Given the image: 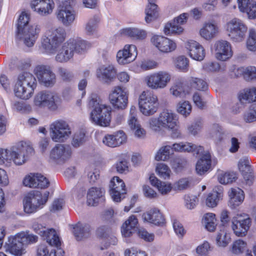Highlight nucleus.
I'll list each match as a JSON object with an SVG mask.
<instances>
[{
  "label": "nucleus",
  "instance_id": "f8f14e48",
  "mask_svg": "<svg viewBox=\"0 0 256 256\" xmlns=\"http://www.w3.org/2000/svg\"><path fill=\"white\" fill-rule=\"evenodd\" d=\"M80 48V39H70L62 45L56 56V60L61 63L66 62L72 58L74 52H79Z\"/></svg>",
  "mask_w": 256,
  "mask_h": 256
},
{
  "label": "nucleus",
  "instance_id": "f3484780",
  "mask_svg": "<svg viewBox=\"0 0 256 256\" xmlns=\"http://www.w3.org/2000/svg\"><path fill=\"white\" fill-rule=\"evenodd\" d=\"M23 184L30 188L44 189L49 184L48 180L40 174H30L26 176L22 180Z\"/></svg>",
  "mask_w": 256,
  "mask_h": 256
},
{
  "label": "nucleus",
  "instance_id": "20e7f679",
  "mask_svg": "<svg viewBox=\"0 0 256 256\" xmlns=\"http://www.w3.org/2000/svg\"><path fill=\"white\" fill-rule=\"evenodd\" d=\"M30 19V14L22 12L20 14L17 24L16 36L18 39H21V35L24 32V43L28 46H34L40 32V26L38 25L31 26L26 31H24L25 26L28 24Z\"/></svg>",
  "mask_w": 256,
  "mask_h": 256
},
{
  "label": "nucleus",
  "instance_id": "58836bf2",
  "mask_svg": "<svg viewBox=\"0 0 256 256\" xmlns=\"http://www.w3.org/2000/svg\"><path fill=\"white\" fill-rule=\"evenodd\" d=\"M148 4L146 8V22L149 23L156 19L158 16V6L155 4L156 0H148Z\"/></svg>",
  "mask_w": 256,
  "mask_h": 256
},
{
  "label": "nucleus",
  "instance_id": "7c9ffc66",
  "mask_svg": "<svg viewBox=\"0 0 256 256\" xmlns=\"http://www.w3.org/2000/svg\"><path fill=\"white\" fill-rule=\"evenodd\" d=\"M186 48L188 50L190 57L192 59L200 61L204 58V50L198 42L190 40L188 42Z\"/></svg>",
  "mask_w": 256,
  "mask_h": 256
},
{
  "label": "nucleus",
  "instance_id": "4d7b16f0",
  "mask_svg": "<svg viewBox=\"0 0 256 256\" xmlns=\"http://www.w3.org/2000/svg\"><path fill=\"white\" fill-rule=\"evenodd\" d=\"M202 68L207 72H216L220 69V65L216 62H208L203 64Z\"/></svg>",
  "mask_w": 256,
  "mask_h": 256
},
{
  "label": "nucleus",
  "instance_id": "4be33fe9",
  "mask_svg": "<svg viewBox=\"0 0 256 256\" xmlns=\"http://www.w3.org/2000/svg\"><path fill=\"white\" fill-rule=\"evenodd\" d=\"M31 8L42 16L50 14L54 8L53 0H32Z\"/></svg>",
  "mask_w": 256,
  "mask_h": 256
},
{
  "label": "nucleus",
  "instance_id": "ddd939ff",
  "mask_svg": "<svg viewBox=\"0 0 256 256\" xmlns=\"http://www.w3.org/2000/svg\"><path fill=\"white\" fill-rule=\"evenodd\" d=\"M252 224V220L244 213L237 214L232 218V229L238 236L246 235Z\"/></svg>",
  "mask_w": 256,
  "mask_h": 256
},
{
  "label": "nucleus",
  "instance_id": "393cba45",
  "mask_svg": "<svg viewBox=\"0 0 256 256\" xmlns=\"http://www.w3.org/2000/svg\"><path fill=\"white\" fill-rule=\"evenodd\" d=\"M34 154L33 148L24 142H21L10 148L11 158H14V160L18 159L20 156H22L24 160H26L27 157Z\"/></svg>",
  "mask_w": 256,
  "mask_h": 256
},
{
  "label": "nucleus",
  "instance_id": "2eb2a0df",
  "mask_svg": "<svg viewBox=\"0 0 256 256\" xmlns=\"http://www.w3.org/2000/svg\"><path fill=\"white\" fill-rule=\"evenodd\" d=\"M109 99L114 108L123 110L127 106L128 94L125 88L116 86L110 94Z\"/></svg>",
  "mask_w": 256,
  "mask_h": 256
},
{
  "label": "nucleus",
  "instance_id": "864d4df0",
  "mask_svg": "<svg viewBox=\"0 0 256 256\" xmlns=\"http://www.w3.org/2000/svg\"><path fill=\"white\" fill-rule=\"evenodd\" d=\"M178 112L180 114L186 117L192 112V106L188 101L180 103L178 107Z\"/></svg>",
  "mask_w": 256,
  "mask_h": 256
},
{
  "label": "nucleus",
  "instance_id": "4c0bfd02",
  "mask_svg": "<svg viewBox=\"0 0 256 256\" xmlns=\"http://www.w3.org/2000/svg\"><path fill=\"white\" fill-rule=\"evenodd\" d=\"M217 161H197L196 171L200 176L204 175L211 171L216 164Z\"/></svg>",
  "mask_w": 256,
  "mask_h": 256
},
{
  "label": "nucleus",
  "instance_id": "338daca9",
  "mask_svg": "<svg viewBox=\"0 0 256 256\" xmlns=\"http://www.w3.org/2000/svg\"><path fill=\"white\" fill-rule=\"evenodd\" d=\"M14 106L18 111L22 112H28L32 110V107L30 104L19 102H15Z\"/></svg>",
  "mask_w": 256,
  "mask_h": 256
},
{
  "label": "nucleus",
  "instance_id": "e433bc0d",
  "mask_svg": "<svg viewBox=\"0 0 256 256\" xmlns=\"http://www.w3.org/2000/svg\"><path fill=\"white\" fill-rule=\"evenodd\" d=\"M119 34L121 36H128L133 39L138 40H144L146 36L145 30L137 28H122L119 31Z\"/></svg>",
  "mask_w": 256,
  "mask_h": 256
},
{
  "label": "nucleus",
  "instance_id": "79ce46f5",
  "mask_svg": "<svg viewBox=\"0 0 256 256\" xmlns=\"http://www.w3.org/2000/svg\"><path fill=\"white\" fill-rule=\"evenodd\" d=\"M218 179L220 183L226 184L234 182L237 179V176L236 173L234 172H222L218 174Z\"/></svg>",
  "mask_w": 256,
  "mask_h": 256
},
{
  "label": "nucleus",
  "instance_id": "5701e85b",
  "mask_svg": "<svg viewBox=\"0 0 256 256\" xmlns=\"http://www.w3.org/2000/svg\"><path fill=\"white\" fill-rule=\"evenodd\" d=\"M152 42L160 51L164 52H168L174 50L176 44L170 39L162 36H154L151 39Z\"/></svg>",
  "mask_w": 256,
  "mask_h": 256
},
{
  "label": "nucleus",
  "instance_id": "72a5a7b5",
  "mask_svg": "<svg viewBox=\"0 0 256 256\" xmlns=\"http://www.w3.org/2000/svg\"><path fill=\"white\" fill-rule=\"evenodd\" d=\"M71 154V150L69 146H66L64 144H56L50 152V156L54 160L68 158Z\"/></svg>",
  "mask_w": 256,
  "mask_h": 256
},
{
  "label": "nucleus",
  "instance_id": "f03ea898",
  "mask_svg": "<svg viewBox=\"0 0 256 256\" xmlns=\"http://www.w3.org/2000/svg\"><path fill=\"white\" fill-rule=\"evenodd\" d=\"M66 32L61 26L51 28L46 32L41 40V48L47 54H54L66 40Z\"/></svg>",
  "mask_w": 256,
  "mask_h": 256
},
{
  "label": "nucleus",
  "instance_id": "39448f33",
  "mask_svg": "<svg viewBox=\"0 0 256 256\" xmlns=\"http://www.w3.org/2000/svg\"><path fill=\"white\" fill-rule=\"evenodd\" d=\"M36 86V79L30 72H24L18 77L14 91L15 96L21 99L27 100L30 98Z\"/></svg>",
  "mask_w": 256,
  "mask_h": 256
},
{
  "label": "nucleus",
  "instance_id": "09e8293b",
  "mask_svg": "<svg viewBox=\"0 0 256 256\" xmlns=\"http://www.w3.org/2000/svg\"><path fill=\"white\" fill-rule=\"evenodd\" d=\"M100 20V16L95 15L88 21L86 28L88 34H92L96 30Z\"/></svg>",
  "mask_w": 256,
  "mask_h": 256
},
{
  "label": "nucleus",
  "instance_id": "de8ad7c7",
  "mask_svg": "<svg viewBox=\"0 0 256 256\" xmlns=\"http://www.w3.org/2000/svg\"><path fill=\"white\" fill-rule=\"evenodd\" d=\"M224 229V228H222ZM230 241V236L226 234L224 230L220 229V232H219L216 236V242L218 246L222 247L226 246Z\"/></svg>",
  "mask_w": 256,
  "mask_h": 256
},
{
  "label": "nucleus",
  "instance_id": "473e14b6",
  "mask_svg": "<svg viewBox=\"0 0 256 256\" xmlns=\"http://www.w3.org/2000/svg\"><path fill=\"white\" fill-rule=\"evenodd\" d=\"M160 121L162 124V128L172 130L176 125V115L168 110L162 112L159 116Z\"/></svg>",
  "mask_w": 256,
  "mask_h": 256
},
{
  "label": "nucleus",
  "instance_id": "6ab92c4d",
  "mask_svg": "<svg viewBox=\"0 0 256 256\" xmlns=\"http://www.w3.org/2000/svg\"><path fill=\"white\" fill-rule=\"evenodd\" d=\"M137 56V48L135 45H126L122 50H120L116 54L118 63L125 64L134 60Z\"/></svg>",
  "mask_w": 256,
  "mask_h": 256
},
{
  "label": "nucleus",
  "instance_id": "a19ab883",
  "mask_svg": "<svg viewBox=\"0 0 256 256\" xmlns=\"http://www.w3.org/2000/svg\"><path fill=\"white\" fill-rule=\"evenodd\" d=\"M206 228L210 232H214L216 226V215L213 213L206 214L202 219Z\"/></svg>",
  "mask_w": 256,
  "mask_h": 256
},
{
  "label": "nucleus",
  "instance_id": "f257e3e1",
  "mask_svg": "<svg viewBox=\"0 0 256 256\" xmlns=\"http://www.w3.org/2000/svg\"><path fill=\"white\" fill-rule=\"evenodd\" d=\"M174 151L178 152H192L198 160H212V154L208 150H204L201 146L191 142L174 144L172 146H164L160 148L154 157V160H173Z\"/></svg>",
  "mask_w": 256,
  "mask_h": 256
},
{
  "label": "nucleus",
  "instance_id": "3c124183",
  "mask_svg": "<svg viewBox=\"0 0 256 256\" xmlns=\"http://www.w3.org/2000/svg\"><path fill=\"white\" fill-rule=\"evenodd\" d=\"M248 48L254 52L256 50V32L254 29H250L249 32V36L246 42Z\"/></svg>",
  "mask_w": 256,
  "mask_h": 256
},
{
  "label": "nucleus",
  "instance_id": "0eeeda50",
  "mask_svg": "<svg viewBox=\"0 0 256 256\" xmlns=\"http://www.w3.org/2000/svg\"><path fill=\"white\" fill-rule=\"evenodd\" d=\"M34 102L38 107H47L50 110H54L58 108L61 100L56 94L50 91L43 90L36 95Z\"/></svg>",
  "mask_w": 256,
  "mask_h": 256
},
{
  "label": "nucleus",
  "instance_id": "9d476101",
  "mask_svg": "<svg viewBox=\"0 0 256 256\" xmlns=\"http://www.w3.org/2000/svg\"><path fill=\"white\" fill-rule=\"evenodd\" d=\"M72 0L62 1V4L58 6L56 13L58 20L65 26L70 25L76 18V13L72 10Z\"/></svg>",
  "mask_w": 256,
  "mask_h": 256
},
{
  "label": "nucleus",
  "instance_id": "a878e982",
  "mask_svg": "<svg viewBox=\"0 0 256 256\" xmlns=\"http://www.w3.org/2000/svg\"><path fill=\"white\" fill-rule=\"evenodd\" d=\"M138 220L136 217L132 215L122 224L121 227V232L124 238V242L130 243V238L136 230Z\"/></svg>",
  "mask_w": 256,
  "mask_h": 256
},
{
  "label": "nucleus",
  "instance_id": "6e6552de",
  "mask_svg": "<svg viewBox=\"0 0 256 256\" xmlns=\"http://www.w3.org/2000/svg\"><path fill=\"white\" fill-rule=\"evenodd\" d=\"M138 104L140 112L146 116L155 113L158 105L157 96L148 91H144L140 95Z\"/></svg>",
  "mask_w": 256,
  "mask_h": 256
},
{
  "label": "nucleus",
  "instance_id": "603ef678",
  "mask_svg": "<svg viewBox=\"0 0 256 256\" xmlns=\"http://www.w3.org/2000/svg\"><path fill=\"white\" fill-rule=\"evenodd\" d=\"M246 246V243L241 240L235 241L232 246V252L234 254H240L244 252Z\"/></svg>",
  "mask_w": 256,
  "mask_h": 256
},
{
  "label": "nucleus",
  "instance_id": "c9c22d12",
  "mask_svg": "<svg viewBox=\"0 0 256 256\" xmlns=\"http://www.w3.org/2000/svg\"><path fill=\"white\" fill-rule=\"evenodd\" d=\"M238 167L246 184L249 185L252 184L254 179V174L249 161H240Z\"/></svg>",
  "mask_w": 256,
  "mask_h": 256
},
{
  "label": "nucleus",
  "instance_id": "5fc2aeb1",
  "mask_svg": "<svg viewBox=\"0 0 256 256\" xmlns=\"http://www.w3.org/2000/svg\"><path fill=\"white\" fill-rule=\"evenodd\" d=\"M156 171L161 178L166 179L170 177V170L168 167L164 164H158L156 167Z\"/></svg>",
  "mask_w": 256,
  "mask_h": 256
},
{
  "label": "nucleus",
  "instance_id": "8fccbe9b",
  "mask_svg": "<svg viewBox=\"0 0 256 256\" xmlns=\"http://www.w3.org/2000/svg\"><path fill=\"white\" fill-rule=\"evenodd\" d=\"M238 70L242 73L243 76L246 80L254 79L256 72V68L255 66H248L246 68H240Z\"/></svg>",
  "mask_w": 256,
  "mask_h": 256
},
{
  "label": "nucleus",
  "instance_id": "f704fd0d",
  "mask_svg": "<svg viewBox=\"0 0 256 256\" xmlns=\"http://www.w3.org/2000/svg\"><path fill=\"white\" fill-rule=\"evenodd\" d=\"M116 73V70L113 65L103 66L97 70V76L100 80L108 82L115 76Z\"/></svg>",
  "mask_w": 256,
  "mask_h": 256
},
{
  "label": "nucleus",
  "instance_id": "bf43d9fd",
  "mask_svg": "<svg viewBox=\"0 0 256 256\" xmlns=\"http://www.w3.org/2000/svg\"><path fill=\"white\" fill-rule=\"evenodd\" d=\"M24 244H34L38 241V238L32 234H25L24 232L18 233Z\"/></svg>",
  "mask_w": 256,
  "mask_h": 256
},
{
  "label": "nucleus",
  "instance_id": "0e129e2a",
  "mask_svg": "<svg viewBox=\"0 0 256 256\" xmlns=\"http://www.w3.org/2000/svg\"><path fill=\"white\" fill-rule=\"evenodd\" d=\"M138 234V236L145 241L151 242L154 240V234L148 233L145 229H140Z\"/></svg>",
  "mask_w": 256,
  "mask_h": 256
},
{
  "label": "nucleus",
  "instance_id": "774afa93",
  "mask_svg": "<svg viewBox=\"0 0 256 256\" xmlns=\"http://www.w3.org/2000/svg\"><path fill=\"white\" fill-rule=\"evenodd\" d=\"M172 225L176 234L179 236H182L185 234L182 225L176 220H172Z\"/></svg>",
  "mask_w": 256,
  "mask_h": 256
},
{
  "label": "nucleus",
  "instance_id": "49530a36",
  "mask_svg": "<svg viewBox=\"0 0 256 256\" xmlns=\"http://www.w3.org/2000/svg\"><path fill=\"white\" fill-rule=\"evenodd\" d=\"M221 192L213 190L212 192L208 194L206 199V204L208 206L214 208L218 204L220 198L222 196Z\"/></svg>",
  "mask_w": 256,
  "mask_h": 256
},
{
  "label": "nucleus",
  "instance_id": "13d9d810",
  "mask_svg": "<svg viewBox=\"0 0 256 256\" xmlns=\"http://www.w3.org/2000/svg\"><path fill=\"white\" fill-rule=\"evenodd\" d=\"M58 74L64 81H70L74 77L73 74L70 72L62 67L58 68Z\"/></svg>",
  "mask_w": 256,
  "mask_h": 256
},
{
  "label": "nucleus",
  "instance_id": "bb28decb",
  "mask_svg": "<svg viewBox=\"0 0 256 256\" xmlns=\"http://www.w3.org/2000/svg\"><path fill=\"white\" fill-rule=\"evenodd\" d=\"M24 244L18 233L14 236L8 238V242H6L4 246L6 250L16 256H20L22 254V250Z\"/></svg>",
  "mask_w": 256,
  "mask_h": 256
},
{
  "label": "nucleus",
  "instance_id": "cd10ccee",
  "mask_svg": "<svg viewBox=\"0 0 256 256\" xmlns=\"http://www.w3.org/2000/svg\"><path fill=\"white\" fill-rule=\"evenodd\" d=\"M109 228L106 226H101L98 228L96 230V236L102 240V246L100 247L101 250L107 249L110 244L116 245L118 240L116 237L108 234Z\"/></svg>",
  "mask_w": 256,
  "mask_h": 256
},
{
  "label": "nucleus",
  "instance_id": "37998d69",
  "mask_svg": "<svg viewBox=\"0 0 256 256\" xmlns=\"http://www.w3.org/2000/svg\"><path fill=\"white\" fill-rule=\"evenodd\" d=\"M216 32V26L212 24H206L200 30V34L206 40L212 38Z\"/></svg>",
  "mask_w": 256,
  "mask_h": 256
},
{
  "label": "nucleus",
  "instance_id": "680f3d73",
  "mask_svg": "<svg viewBox=\"0 0 256 256\" xmlns=\"http://www.w3.org/2000/svg\"><path fill=\"white\" fill-rule=\"evenodd\" d=\"M188 60L184 56H180L177 58L176 66L178 68L181 70L184 71L188 69Z\"/></svg>",
  "mask_w": 256,
  "mask_h": 256
},
{
  "label": "nucleus",
  "instance_id": "4468645a",
  "mask_svg": "<svg viewBox=\"0 0 256 256\" xmlns=\"http://www.w3.org/2000/svg\"><path fill=\"white\" fill-rule=\"evenodd\" d=\"M170 80V74L164 71L154 72L146 78L148 86L155 90L165 88Z\"/></svg>",
  "mask_w": 256,
  "mask_h": 256
},
{
  "label": "nucleus",
  "instance_id": "6e6d98bb",
  "mask_svg": "<svg viewBox=\"0 0 256 256\" xmlns=\"http://www.w3.org/2000/svg\"><path fill=\"white\" fill-rule=\"evenodd\" d=\"M170 90L172 94L176 97L184 98L188 94V92L185 90L181 84L174 86Z\"/></svg>",
  "mask_w": 256,
  "mask_h": 256
},
{
  "label": "nucleus",
  "instance_id": "a18cd8bd",
  "mask_svg": "<svg viewBox=\"0 0 256 256\" xmlns=\"http://www.w3.org/2000/svg\"><path fill=\"white\" fill-rule=\"evenodd\" d=\"M190 84L192 88L198 90L206 91L208 89V84L204 80L192 78L190 80Z\"/></svg>",
  "mask_w": 256,
  "mask_h": 256
},
{
  "label": "nucleus",
  "instance_id": "ea45409f",
  "mask_svg": "<svg viewBox=\"0 0 256 256\" xmlns=\"http://www.w3.org/2000/svg\"><path fill=\"white\" fill-rule=\"evenodd\" d=\"M44 240L52 246H55L58 249L60 246L61 241L59 236L54 228H50Z\"/></svg>",
  "mask_w": 256,
  "mask_h": 256
},
{
  "label": "nucleus",
  "instance_id": "69168bd1",
  "mask_svg": "<svg viewBox=\"0 0 256 256\" xmlns=\"http://www.w3.org/2000/svg\"><path fill=\"white\" fill-rule=\"evenodd\" d=\"M196 200L197 198L194 196L186 195L184 200L187 208L190 210L194 208L196 205Z\"/></svg>",
  "mask_w": 256,
  "mask_h": 256
},
{
  "label": "nucleus",
  "instance_id": "c03bdc74",
  "mask_svg": "<svg viewBox=\"0 0 256 256\" xmlns=\"http://www.w3.org/2000/svg\"><path fill=\"white\" fill-rule=\"evenodd\" d=\"M239 99L245 100L248 102H252L256 101V86L244 90V92H241L239 96Z\"/></svg>",
  "mask_w": 256,
  "mask_h": 256
},
{
  "label": "nucleus",
  "instance_id": "b1692460",
  "mask_svg": "<svg viewBox=\"0 0 256 256\" xmlns=\"http://www.w3.org/2000/svg\"><path fill=\"white\" fill-rule=\"evenodd\" d=\"M214 50L216 58L219 60H226L232 56L230 44L226 40H220L216 42Z\"/></svg>",
  "mask_w": 256,
  "mask_h": 256
},
{
  "label": "nucleus",
  "instance_id": "9b49d317",
  "mask_svg": "<svg viewBox=\"0 0 256 256\" xmlns=\"http://www.w3.org/2000/svg\"><path fill=\"white\" fill-rule=\"evenodd\" d=\"M226 27L228 36L234 42H242L245 38L248 28L240 20L232 19L227 23Z\"/></svg>",
  "mask_w": 256,
  "mask_h": 256
},
{
  "label": "nucleus",
  "instance_id": "aec40b11",
  "mask_svg": "<svg viewBox=\"0 0 256 256\" xmlns=\"http://www.w3.org/2000/svg\"><path fill=\"white\" fill-rule=\"evenodd\" d=\"M188 13H183L174 18L173 22L166 24L164 32L166 35L180 34L184 28L180 26L185 23L188 16Z\"/></svg>",
  "mask_w": 256,
  "mask_h": 256
},
{
  "label": "nucleus",
  "instance_id": "423d86ee",
  "mask_svg": "<svg viewBox=\"0 0 256 256\" xmlns=\"http://www.w3.org/2000/svg\"><path fill=\"white\" fill-rule=\"evenodd\" d=\"M71 134L70 126L64 120H56L50 126V136L54 142H63L70 137Z\"/></svg>",
  "mask_w": 256,
  "mask_h": 256
},
{
  "label": "nucleus",
  "instance_id": "7ed1b4c3",
  "mask_svg": "<svg viewBox=\"0 0 256 256\" xmlns=\"http://www.w3.org/2000/svg\"><path fill=\"white\" fill-rule=\"evenodd\" d=\"M96 94H92L89 106L94 108L90 113V119L96 124L108 126L111 120L112 108L110 106L100 104Z\"/></svg>",
  "mask_w": 256,
  "mask_h": 256
},
{
  "label": "nucleus",
  "instance_id": "a211bd4d",
  "mask_svg": "<svg viewBox=\"0 0 256 256\" xmlns=\"http://www.w3.org/2000/svg\"><path fill=\"white\" fill-rule=\"evenodd\" d=\"M126 194L124 182L118 176H114L110 184V194L114 202H120L122 196Z\"/></svg>",
  "mask_w": 256,
  "mask_h": 256
},
{
  "label": "nucleus",
  "instance_id": "1a4fd4ad",
  "mask_svg": "<svg viewBox=\"0 0 256 256\" xmlns=\"http://www.w3.org/2000/svg\"><path fill=\"white\" fill-rule=\"evenodd\" d=\"M49 194L48 191H45L43 193L36 192L35 196L38 197L37 199L34 197L26 196L23 200L24 212L28 214L35 212L40 206L46 203Z\"/></svg>",
  "mask_w": 256,
  "mask_h": 256
},
{
  "label": "nucleus",
  "instance_id": "e2e57ef3",
  "mask_svg": "<svg viewBox=\"0 0 256 256\" xmlns=\"http://www.w3.org/2000/svg\"><path fill=\"white\" fill-rule=\"evenodd\" d=\"M210 249V244L207 242H204L202 244L198 246L196 249L198 256H208L207 254Z\"/></svg>",
  "mask_w": 256,
  "mask_h": 256
},
{
  "label": "nucleus",
  "instance_id": "412c9836",
  "mask_svg": "<svg viewBox=\"0 0 256 256\" xmlns=\"http://www.w3.org/2000/svg\"><path fill=\"white\" fill-rule=\"evenodd\" d=\"M142 217L144 222L156 226L162 227L166 224L164 216L160 212V210L156 208H152L144 213Z\"/></svg>",
  "mask_w": 256,
  "mask_h": 256
},
{
  "label": "nucleus",
  "instance_id": "c756f323",
  "mask_svg": "<svg viewBox=\"0 0 256 256\" xmlns=\"http://www.w3.org/2000/svg\"><path fill=\"white\" fill-rule=\"evenodd\" d=\"M126 140V136L125 133L120 130L112 134H106L103 138V143L108 146L115 148L120 146Z\"/></svg>",
  "mask_w": 256,
  "mask_h": 256
},
{
  "label": "nucleus",
  "instance_id": "2f4dec72",
  "mask_svg": "<svg viewBox=\"0 0 256 256\" xmlns=\"http://www.w3.org/2000/svg\"><path fill=\"white\" fill-rule=\"evenodd\" d=\"M230 197L229 206L231 208H235L242 204L244 198V192L240 188H232L228 192Z\"/></svg>",
  "mask_w": 256,
  "mask_h": 256
},
{
  "label": "nucleus",
  "instance_id": "dca6fc26",
  "mask_svg": "<svg viewBox=\"0 0 256 256\" xmlns=\"http://www.w3.org/2000/svg\"><path fill=\"white\" fill-rule=\"evenodd\" d=\"M34 74L39 81L46 86H52L56 82L55 74L50 67L47 66H38L34 69Z\"/></svg>",
  "mask_w": 256,
  "mask_h": 256
},
{
  "label": "nucleus",
  "instance_id": "052dcab7",
  "mask_svg": "<svg viewBox=\"0 0 256 256\" xmlns=\"http://www.w3.org/2000/svg\"><path fill=\"white\" fill-rule=\"evenodd\" d=\"M32 227L34 232L39 234L43 240L46 234H47V232H48L49 230L47 229L45 226H43L42 224L37 222L34 223Z\"/></svg>",
  "mask_w": 256,
  "mask_h": 256
},
{
  "label": "nucleus",
  "instance_id": "c85d7f7f",
  "mask_svg": "<svg viewBox=\"0 0 256 256\" xmlns=\"http://www.w3.org/2000/svg\"><path fill=\"white\" fill-rule=\"evenodd\" d=\"M105 190L104 188L92 187L87 194V204L90 206H96L100 202L104 201Z\"/></svg>",
  "mask_w": 256,
  "mask_h": 256
}]
</instances>
